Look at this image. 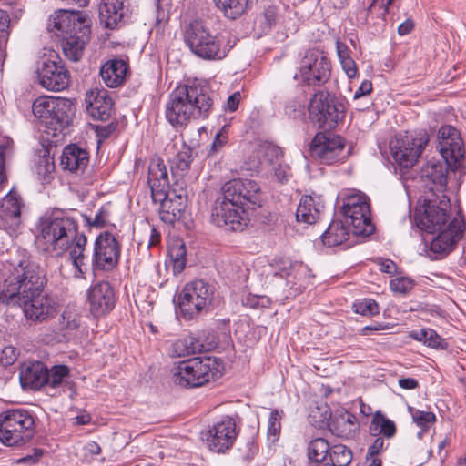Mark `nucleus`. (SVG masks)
Listing matches in <instances>:
<instances>
[{"label": "nucleus", "mask_w": 466, "mask_h": 466, "mask_svg": "<svg viewBox=\"0 0 466 466\" xmlns=\"http://www.w3.org/2000/svg\"><path fill=\"white\" fill-rule=\"evenodd\" d=\"M328 427L332 434L349 438L358 428V421L354 414L345 410H338L330 413Z\"/></svg>", "instance_id": "26"}, {"label": "nucleus", "mask_w": 466, "mask_h": 466, "mask_svg": "<svg viewBox=\"0 0 466 466\" xmlns=\"http://www.w3.org/2000/svg\"><path fill=\"white\" fill-rule=\"evenodd\" d=\"M346 140L330 132H319L313 137L309 151L312 157L324 165H333L348 158L350 150H346Z\"/></svg>", "instance_id": "15"}, {"label": "nucleus", "mask_w": 466, "mask_h": 466, "mask_svg": "<svg viewBox=\"0 0 466 466\" xmlns=\"http://www.w3.org/2000/svg\"><path fill=\"white\" fill-rule=\"evenodd\" d=\"M451 202L445 195L431 193L423 203L416 208L417 226L431 234L439 232L431 240L430 251L434 259H441L449 255L463 237L466 226L463 218H453L444 228L449 220Z\"/></svg>", "instance_id": "2"}, {"label": "nucleus", "mask_w": 466, "mask_h": 466, "mask_svg": "<svg viewBox=\"0 0 466 466\" xmlns=\"http://www.w3.org/2000/svg\"><path fill=\"white\" fill-rule=\"evenodd\" d=\"M364 20L363 24H368L370 29V32L373 35H379L385 30L387 22H386V15H380V11H376L373 15H366L367 9L364 8Z\"/></svg>", "instance_id": "42"}, {"label": "nucleus", "mask_w": 466, "mask_h": 466, "mask_svg": "<svg viewBox=\"0 0 466 466\" xmlns=\"http://www.w3.org/2000/svg\"><path fill=\"white\" fill-rule=\"evenodd\" d=\"M412 418L417 425L423 431H427L429 426L436 421L435 414L431 411L416 410L412 414Z\"/></svg>", "instance_id": "49"}, {"label": "nucleus", "mask_w": 466, "mask_h": 466, "mask_svg": "<svg viewBox=\"0 0 466 466\" xmlns=\"http://www.w3.org/2000/svg\"><path fill=\"white\" fill-rule=\"evenodd\" d=\"M37 76L39 84L51 91H62L70 84V74L61 61L49 58L44 59L38 68Z\"/></svg>", "instance_id": "21"}, {"label": "nucleus", "mask_w": 466, "mask_h": 466, "mask_svg": "<svg viewBox=\"0 0 466 466\" xmlns=\"http://www.w3.org/2000/svg\"><path fill=\"white\" fill-rule=\"evenodd\" d=\"M330 73V61L322 51L313 48L305 52L299 65V76L304 85L321 86L329 81Z\"/></svg>", "instance_id": "17"}, {"label": "nucleus", "mask_w": 466, "mask_h": 466, "mask_svg": "<svg viewBox=\"0 0 466 466\" xmlns=\"http://www.w3.org/2000/svg\"><path fill=\"white\" fill-rule=\"evenodd\" d=\"M21 223V199L8 194L0 208V228L9 232L15 231Z\"/></svg>", "instance_id": "25"}, {"label": "nucleus", "mask_w": 466, "mask_h": 466, "mask_svg": "<svg viewBox=\"0 0 466 466\" xmlns=\"http://www.w3.org/2000/svg\"><path fill=\"white\" fill-rule=\"evenodd\" d=\"M215 97L216 94L207 81L187 80L169 95L166 118L176 128L186 127L191 119H207L212 111Z\"/></svg>", "instance_id": "4"}, {"label": "nucleus", "mask_w": 466, "mask_h": 466, "mask_svg": "<svg viewBox=\"0 0 466 466\" xmlns=\"http://www.w3.org/2000/svg\"><path fill=\"white\" fill-rule=\"evenodd\" d=\"M167 192L168 198H172L177 199L178 201H183L187 203V191L186 182L183 179V177L177 179L172 186L169 185Z\"/></svg>", "instance_id": "47"}, {"label": "nucleus", "mask_w": 466, "mask_h": 466, "mask_svg": "<svg viewBox=\"0 0 466 466\" xmlns=\"http://www.w3.org/2000/svg\"><path fill=\"white\" fill-rule=\"evenodd\" d=\"M48 29L61 38L71 35L72 40H77L84 35L85 42L88 43L91 35V20L83 11L59 10L49 19Z\"/></svg>", "instance_id": "14"}, {"label": "nucleus", "mask_w": 466, "mask_h": 466, "mask_svg": "<svg viewBox=\"0 0 466 466\" xmlns=\"http://www.w3.org/2000/svg\"><path fill=\"white\" fill-rule=\"evenodd\" d=\"M48 378L47 368L40 361H35L23 367L20 371V382L23 388L34 390L46 386Z\"/></svg>", "instance_id": "27"}, {"label": "nucleus", "mask_w": 466, "mask_h": 466, "mask_svg": "<svg viewBox=\"0 0 466 466\" xmlns=\"http://www.w3.org/2000/svg\"><path fill=\"white\" fill-rule=\"evenodd\" d=\"M85 104L87 113L93 119L105 122L110 118L114 103L107 90L93 88L87 91Z\"/></svg>", "instance_id": "23"}, {"label": "nucleus", "mask_w": 466, "mask_h": 466, "mask_svg": "<svg viewBox=\"0 0 466 466\" xmlns=\"http://www.w3.org/2000/svg\"><path fill=\"white\" fill-rule=\"evenodd\" d=\"M81 325V315L75 309H65L58 319L57 334L62 340L69 341L76 336Z\"/></svg>", "instance_id": "30"}, {"label": "nucleus", "mask_w": 466, "mask_h": 466, "mask_svg": "<svg viewBox=\"0 0 466 466\" xmlns=\"http://www.w3.org/2000/svg\"><path fill=\"white\" fill-rule=\"evenodd\" d=\"M331 446L324 438H315L308 444L307 456L311 462L322 463L329 455Z\"/></svg>", "instance_id": "37"}, {"label": "nucleus", "mask_w": 466, "mask_h": 466, "mask_svg": "<svg viewBox=\"0 0 466 466\" xmlns=\"http://www.w3.org/2000/svg\"><path fill=\"white\" fill-rule=\"evenodd\" d=\"M281 414L278 410H273L270 412L268 423L267 437L271 442L279 440L281 430Z\"/></svg>", "instance_id": "44"}, {"label": "nucleus", "mask_w": 466, "mask_h": 466, "mask_svg": "<svg viewBox=\"0 0 466 466\" xmlns=\"http://www.w3.org/2000/svg\"><path fill=\"white\" fill-rule=\"evenodd\" d=\"M309 118L319 129L331 130L342 121L346 114V106L337 96L328 90L317 91L310 98Z\"/></svg>", "instance_id": "12"}, {"label": "nucleus", "mask_w": 466, "mask_h": 466, "mask_svg": "<svg viewBox=\"0 0 466 466\" xmlns=\"http://www.w3.org/2000/svg\"><path fill=\"white\" fill-rule=\"evenodd\" d=\"M319 208L315 203V199L310 196H304L296 211V218L299 222L306 224H314L319 216Z\"/></svg>", "instance_id": "33"}, {"label": "nucleus", "mask_w": 466, "mask_h": 466, "mask_svg": "<svg viewBox=\"0 0 466 466\" xmlns=\"http://www.w3.org/2000/svg\"><path fill=\"white\" fill-rule=\"evenodd\" d=\"M257 0H213L225 17L235 20L245 14Z\"/></svg>", "instance_id": "31"}, {"label": "nucleus", "mask_w": 466, "mask_h": 466, "mask_svg": "<svg viewBox=\"0 0 466 466\" xmlns=\"http://www.w3.org/2000/svg\"><path fill=\"white\" fill-rule=\"evenodd\" d=\"M147 184L155 203H160L159 215L163 222L173 224L179 219L187 206L186 202L168 198V174L161 158L151 159L148 166Z\"/></svg>", "instance_id": "8"}, {"label": "nucleus", "mask_w": 466, "mask_h": 466, "mask_svg": "<svg viewBox=\"0 0 466 466\" xmlns=\"http://www.w3.org/2000/svg\"><path fill=\"white\" fill-rule=\"evenodd\" d=\"M17 357L18 351L16 348L13 346H6L0 352V364L5 367L11 366L15 362Z\"/></svg>", "instance_id": "52"}, {"label": "nucleus", "mask_w": 466, "mask_h": 466, "mask_svg": "<svg viewBox=\"0 0 466 466\" xmlns=\"http://www.w3.org/2000/svg\"><path fill=\"white\" fill-rule=\"evenodd\" d=\"M394 0H372L371 4L366 8V15H373L376 11H380V15H387L389 6Z\"/></svg>", "instance_id": "53"}, {"label": "nucleus", "mask_w": 466, "mask_h": 466, "mask_svg": "<svg viewBox=\"0 0 466 466\" xmlns=\"http://www.w3.org/2000/svg\"><path fill=\"white\" fill-rule=\"evenodd\" d=\"M110 216L109 208L102 206L96 213L94 219L88 220L89 224L96 228H102L107 225V219Z\"/></svg>", "instance_id": "51"}, {"label": "nucleus", "mask_w": 466, "mask_h": 466, "mask_svg": "<svg viewBox=\"0 0 466 466\" xmlns=\"http://www.w3.org/2000/svg\"><path fill=\"white\" fill-rule=\"evenodd\" d=\"M222 361L215 357H194L178 362L173 370L174 382L183 388H198L222 376Z\"/></svg>", "instance_id": "9"}, {"label": "nucleus", "mask_w": 466, "mask_h": 466, "mask_svg": "<svg viewBox=\"0 0 466 466\" xmlns=\"http://www.w3.org/2000/svg\"><path fill=\"white\" fill-rule=\"evenodd\" d=\"M329 458L336 466H349L353 459L352 451L350 448L343 444H336L331 446Z\"/></svg>", "instance_id": "40"}, {"label": "nucleus", "mask_w": 466, "mask_h": 466, "mask_svg": "<svg viewBox=\"0 0 466 466\" xmlns=\"http://www.w3.org/2000/svg\"><path fill=\"white\" fill-rule=\"evenodd\" d=\"M10 25V18L7 12L0 10V41L5 42L7 40Z\"/></svg>", "instance_id": "56"}, {"label": "nucleus", "mask_w": 466, "mask_h": 466, "mask_svg": "<svg viewBox=\"0 0 466 466\" xmlns=\"http://www.w3.org/2000/svg\"><path fill=\"white\" fill-rule=\"evenodd\" d=\"M45 269L25 250H17L3 263L0 273V304L19 307L26 321L40 324L53 319L58 303L45 292Z\"/></svg>", "instance_id": "1"}, {"label": "nucleus", "mask_w": 466, "mask_h": 466, "mask_svg": "<svg viewBox=\"0 0 466 466\" xmlns=\"http://www.w3.org/2000/svg\"><path fill=\"white\" fill-rule=\"evenodd\" d=\"M69 376V368L66 365L54 366L48 370V378L46 379V386L56 388L60 386L65 379Z\"/></svg>", "instance_id": "43"}, {"label": "nucleus", "mask_w": 466, "mask_h": 466, "mask_svg": "<svg viewBox=\"0 0 466 466\" xmlns=\"http://www.w3.org/2000/svg\"><path fill=\"white\" fill-rule=\"evenodd\" d=\"M238 433L236 419L226 415L209 428L206 441L210 451L223 453L232 448Z\"/></svg>", "instance_id": "20"}, {"label": "nucleus", "mask_w": 466, "mask_h": 466, "mask_svg": "<svg viewBox=\"0 0 466 466\" xmlns=\"http://www.w3.org/2000/svg\"><path fill=\"white\" fill-rule=\"evenodd\" d=\"M438 148L444 163H427L421 169L420 178L431 193L442 195L447 188L448 170L455 172L462 167L465 150L458 130L452 126H442L438 131Z\"/></svg>", "instance_id": "6"}, {"label": "nucleus", "mask_w": 466, "mask_h": 466, "mask_svg": "<svg viewBox=\"0 0 466 466\" xmlns=\"http://www.w3.org/2000/svg\"><path fill=\"white\" fill-rule=\"evenodd\" d=\"M183 40L190 52L198 58L208 61L222 60L235 46V41L226 39L222 35L212 32L203 21L196 19L186 25Z\"/></svg>", "instance_id": "7"}, {"label": "nucleus", "mask_w": 466, "mask_h": 466, "mask_svg": "<svg viewBox=\"0 0 466 466\" xmlns=\"http://www.w3.org/2000/svg\"><path fill=\"white\" fill-rule=\"evenodd\" d=\"M214 294V286L204 279H195L186 284L178 296L181 316L190 320L202 311L209 310Z\"/></svg>", "instance_id": "13"}, {"label": "nucleus", "mask_w": 466, "mask_h": 466, "mask_svg": "<svg viewBox=\"0 0 466 466\" xmlns=\"http://www.w3.org/2000/svg\"><path fill=\"white\" fill-rule=\"evenodd\" d=\"M118 127L117 120H113L108 124H97L93 125L92 129L95 131L97 137V143L100 145L104 140L110 137L116 130Z\"/></svg>", "instance_id": "46"}, {"label": "nucleus", "mask_w": 466, "mask_h": 466, "mask_svg": "<svg viewBox=\"0 0 466 466\" xmlns=\"http://www.w3.org/2000/svg\"><path fill=\"white\" fill-rule=\"evenodd\" d=\"M410 337L435 350H446L449 348V343L446 339L441 338L432 329H421L418 331L414 330L410 333Z\"/></svg>", "instance_id": "35"}, {"label": "nucleus", "mask_w": 466, "mask_h": 466, "mask_svg": "<svg viewBox=\"0 0 466 466\" xmlns=\"http://www.w3.org/2000/svg\"><path fill=\"white\" fill-rule=\"evenodd\" d=\"M90 312L96 318L106 316L116 306L115 290L108 281H99L92 286L87 292Z\"/></svg>", "instance_id": "22"}, {"label": "nucleus", "mask_w": 466, "mask_h": 466, "mask_svg": "<svg viewBox=\"0 0 466 466\" xmlns=\"http://www.w3.org/2000/svg\"><path fill=\"white\" fill-rule=\"evenodd\" d=\"M187 354H196L205 350L204 345L194 337H187L183 339Z\"/></svg>", "instance_id": "54"}, {"label": "nucleus", "mask_w": 466, "mask_h": 466, "mask_svg": "<svg viewBox=\"0 0 466 466\" xmlns=\"http://www.w3.org/2000/svg\"><path fill=\"white\" fill-rule=\"evenodd\" d=\"M390 289L395 293L406 294L414 287V281L409 278H396L390 282Z\"/></svg>", "instance_id": "48"}, {"label": "nucleus", "mask_w": 466, "mask_h": 466, "mask_svg": "<svg viewBox=\"0 0 466 466\" xmlns=\"http://www.w3.org/2000/svg\"><path fill=\"white\" fill-rule=\"evenodd\" d=\"M89 163V153L76 144L66 146L60 156V166L72 174L82 175Z\"/></svg>", "instance_id": "24"}, {"label": "nucleus", "mask_w": 466, "mask_h": 466, "mask_svg": "<svg viewBox=\"0 0 466 466\" xmlns=\"http://www.w3.org/2000/svg\"><path fill=\"white\" fill-rule=\"evenodd\" d=\"M354 311L366 317H373L380 313V307L377 301L370 298H364L353 303Z\"/></svg>", "instance_id": "41"}, {"label": "nucleus", "mask_w": 466, "mask_h": 466, "mask_svg": "<svg viewBox=\"0 0 466 466\" xmlns=\"http://www.w3.org/2000/svg\"><path fill=\"white\" fill-rule=\"evenodd\" d=\"M427 142L423 137L399 134L390 141L391 157L400 168L409 169L416 164Z\"/></svg>", "instance_id": "19"}, {"label": "nucleus", "mask_w": 466, "mask_h": 466, "mask_svg": "<svg viewBox=\"0 0 466 466\" xmlns=\"http://www.w3.org/2000/svg\"><path fill=\"white\" fill-rule=\"evenodd\" d=\"M399 385L405 390H414L419 387V382L413 378H402L399 380Z\"/></svg>", "instance_id": "63"}, {"label": "nucleus", "mask_w": 466, "mask_h": 466, "mask_svg": "<svg viewBox=\"0 0 466 466\" xmlns=\"http://www.w3.org/2000/svg\"><path fill=\"white\" fill-rule=\"evenodd\" d=\"M228 129V126L225 125L222 127L220 131L216 135L215 139L211 145V151L217 152L227 144Z\"/></svg>", "instance_id": "55"}, {"label": "nucleus", "mask_w": 466, "mask_h": 466, "mask_svg": "<svg viewBox=\"0 0 466 466\" xmlns=\"http://www.w3.org/2000/svg\"><path fill=\"white\" fill-rule=\"evenodd\" d=\"M128 65L122 59H111L100 68V76L106 86L115 88L124 84Z\"/></svg>", "instance_id": "28"}, {"label": "nucleus", "mask_w": 466, "mask_h": 466, "mask_svg": "<svg viewBox=\"0 0 466 466\" xmlns=\"http://www.w3.org/2000/svg\"><path fill=\"white\" fill-rule=\"evenodd\" d=\"M71 35L61 38V46L64 55L71 61L77 62L81 59L84 54V50L87 43L85 42L86 38H77V40H72Z\"/></svg>", "instance_id": "38"}, {"label": "nucleus", "mask_w": 466, "mask_h": 466, "mask_svg": "<svg viewBox=\"0 0 466 466\" xmlns=\"http://www.w3.org/2000/svg\"><path fill=\"white\" fill-rule=\"evenodd\" d=\"M370 431L374 436L381 434L383 437L390 439L395 436L397 428L394 421L388 419L380 411H376L371 419Z\"/></svg>", "instance_id": "34"}, {"label": "nucleus", "mask_w": 466, "mask_h": 466, "mask_svg": "<svg viewBox=\"0 0 466 466\" xmlns=\"http://www.w3.org/2000/svg\"><path fill=\"white\" fill-rule=\"evenodd\" d=\"M341 66L350 78H353L358 74V68L355 61L351 57L340 60Z\"/></svg>", "instance_id": "58"}, {"label": "nucleus", "mask_w": 466, "mask_h": 466, "mask_svg": "<svg viewBox=\"0 0 466 466\" xmlns=\"http://www.w3.org/2000/svg\"><path fill=\"white\" fill-rule=\"evenodd\" d=\"M77 221L67 216H52L44 219L40 224L38 243L43 245L46 251L62 255L69 248V256L73 265L82 273L85 249L87 238L85 234H78Z\"/></svg>", "instance_id": "5"}, {"label": "nucleus", "mask_w": 466, "mask_h": 466, "mask_svg": "<svg viewBox=\"0 0 466 466\" xmlns=\"http://www.w3.org/2000/svg\"><path fill=\"white\" fill-rule=\"evenodd\" d=\"M321 238L324 245L334 247L344 243L349 232L341 221H332Z\"/></svg>", "instance_id": "36"}, {"label": "nucleus", "mask_w": 466, "mask_h": 466, "mask_svg": "<svg viewBox=\"0 0 466 466\" xmlns=\"http://www.w3.org/2000/svg\"><path fill=\"white\" fill-rule=\"evenodd\" d=\"M55 170L54 161L47 158L41 159L36 166V173L43 184H48L53 179Z\"/></svg>", "instance_id": "45"}, {"label": "nucleus", "mask_w": 466, "mask_h": 466, "mask_svg": "<svg viewBox=\"0 0 466 466\" xmlns=\"http://www.w3.org/2000/svg\"><path fill=\"white\" fill-rule=\"evenodd\" d=\"M372 91V83L369 80L363 81L354 94V98H360Z\"/></svg>", "instance_id": "61"}, {"label": "nucleus", "mask_w": 466, "mask_h": 466, "mask_svg": "<svg viewBox=\"0 0 466 466\" xmlns=\"http://www.w3.org/2000/svg\"><path fill=\"white\" fill-rule=\"evenodd\" d=\"M262 192L258 183L251 179H232L224 184L221 196L211 209V222L227 230L242 231L247 226L244 206L260 207Z\"/></svg>", "instance_id": "3"}, {"label": "nucleus", "mask_w": 466, "mask_h": 466, "mask_svg": "<svg viewBox=\"0 0 466 466\" xmlns=\"http://www.w3.org/2000/svg\"><path fill=\"white\" fill-rule=\"evenodd\" d=\"M414 28V22L411 19H407L401 23L398 27V33L400 35H406L410 34Z\"/></svg>", "instance_id": "64"}, {"label": "nucleus", "mask_w": 466, "mask_h": 466, "mask_svg": "<svg viewBox=\"0 0 466 466\" xmlns=\"http://www.w3.org/2000/svg\"><path fill=\"white\" fill-rule=\"evenodd\" d=\"M126 11L123 0H101L99 19L106 28L115 29L123 22Z\"/></svg>", "instance_id": "29"}, {"label": "nucleus", "mask_w": 466, "mask_h": 466, "mask_svg": "<svg viewBox=\"0 0 466 466\" xmlns=\"http://www.w3.org/2000/svg\"><path fill=\"white\" fill-rule=\"evenodd\" d=\"M289 268L290 271L287 272V275L289 276L294 272L295 278L297 275H309V268L302 262H291Z\"/></svg>", "instance_id": "60"}, {"label": "nucleus", "mask_w": 466, "mask_h": 466, "mask_svg": "<svg viewBox=\"0 0 466 466\" xmlns=\"http://www.w3.org/2000/svg\"><path fill=\"white\" fill-rule=\"evenodd\" d=\"M168 255L173 263L174 273H180L184 270L187 262V249L182 241L172 244L168 248Z\"/></svg>", "instance_id": "39"}, {"label": "nucleus", "mask_w": 466, "mask_h": 466, "mask_svg": "<svg viewBox=\"0 0 466 466\" xmlns=\"http://www.w3.org/2000/svg\"><path fill=\"white\" fill-rule=\"evenodd\" d=\"M241 100V95L238 91L233 93L231 96H228L227 103L225 105V110L228 112H235L239 105V102Z\"/></svg>", "instance_id": "59"}, {"label": "nucleus", "mask_w": 466, "mask_h": 466, "mask_svg": "<svg viewBox=\"0 0 466 466\" xmlns=\"http://www.w3.org/2000/svg\"><path fill=\"white\" fill-rule=\"evenodd\" d=\"M33 412L25 409H11L0 414V441L10 447L23 446L35 434Z\"/></svg>", "instance_id": "11"}, {"label": "nucleus", "mask_w": 466, "mask_h": 466, "mask_svg": "<svg viewBox=\"0 0 466 466\" xmlns=\"http://www.w3.org/2000/svg\"><path fill=\"white\" fill-rule=\"evenodd\" d=\"M346 222L350 223L353 234L369 236L373 233L375 227L370 218V208L365 195L349 196L341 208Z\"/></svg>", "instance_id": "18"}, {"label": "nucleus", "mask_w": 466, "mask_h": 466, "mask_svg": "<svg viewBox=\"0 0 466 466\" xmlns=\"http://www.w3.org/2000/svg\"><path fill=\"white\" fill-rule=\"evenodd\" d=\"M118 238V234L110 230H105L96 237L92 257L95 269L112 271L118 266L122 249Z\"/></svg>", "instance_id": "16"}, {"label": "nucleus", "mask_w": 466, "mask_h": 466, "mask_svg": "<svg viewBox=\"0 0 466 466\" xmlns=\"http://www.w3.org/2000/svg\"><path fill=\"white\" fill-rule=\"evenodd\" d=\"M192 161V148L186 143H183L181 148L170 160L172 175L183 177L189 171Z\"/></svg>", "instance_id": "32"}, {"label": "nucleus", "mask_w": 466, "mask_h": 466, "mask_svg": "<svg viewBox=\"0 0 466 466\" xmlns=\"http://www.w3.org/2000/svg\"><path fill=\"white\" fill-rule=\"evenodd\" d=\"M278 8L273 5H269L266 6L262 13L263 21L261 22L263 25V29H271L278 21Z\"/></svg>", "instance_id": "50"}, {"label": "nucleus", "mask_w": 466, "mask_h": 466, "mask_svg": "<svg viewBox=\"0 0 466 466\" xmlns=\"http://www.w3.org/2000/svg\"><path fill=\"white\" fill-rule=\"evenodd\" d=\"M32 112L52 137H57L72 123L73 107L66 98L39 96L32 105Z\"/></svg>", "instance_id": "10"}, {"label": "nucleus", "mask_w": 466, "mask_h": 466, "mask_svg": "<svg viewBox=\"0 0 466 466\" xmlns=\"http://www.w3.org/2000/svg\"><path fill=\"white\" fill-rule=\"evenodd\" d=\"M384 439L377 435L373 443L369 447L366 460H369V457H374L379 455L384 448Z\"/></svg>", "instance_id": "57"}, {"label": "nucleus", "mask_w": 466, "mask_h": 466, "mask_svg": "<svg viewBox=\"0 0 466 466\" xmlns=\"http://www.w3.org/2000/svg\"><path fill=\"white\" fill-rule=\"evenodd\" d=\"M380 266L382 272L390 275H393L397 271V265L390 259H382Z\"/></svg>", "instance_id": "62"}]
</instances>
